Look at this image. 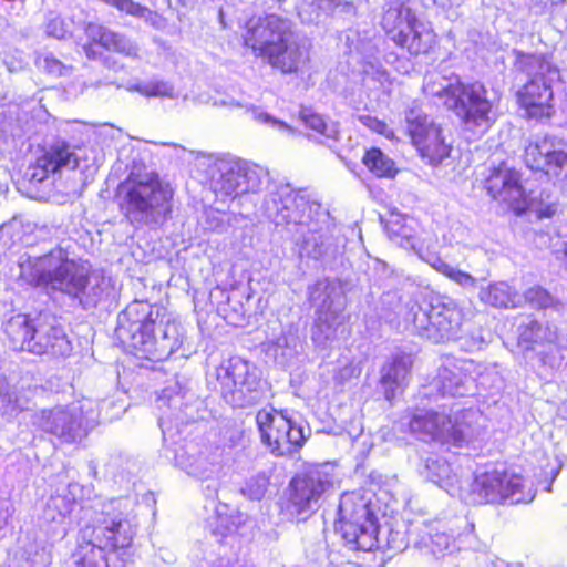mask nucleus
Segmentation results:
<instances>
[{
  "instance_id": "f257e3e1",
  "label": "nucleus",
  "mask_w": 567,
  "mask_h": 567,
  "mask_svg": "<svg viewBox=\"0 0 567 567\" xmlns=\"http://www.w3.org/2000/svg\"><path fill=\"white\" fill-rule=\"evenodd\" d=\"M19 268V277L24 282L68 295L79 300L84 309L96 307L114 290L111 278L90 272L84 264L71 258L62 248L38 257L22 256Z\"/></svg>"
},
{
  "instance_id": "f03ea898",
  "label": "nucleus",
  "mask_w": 567,
  "mask_h": 567,
  "mask_svg": "<svg viewBox=\"0 0 567 567\" xmlns=\"http://www.w3.org/2000/svg\"><path fill=\"white\" fill-rule=\"evenodd\" d=\"M78 567H107L105 550L128 547L134 538L133 524L123 512L121 499H94L81 507Z\"/></svg>"
},
{
  "instance_id": "7ed1b4c3",
  "label": "nucleus",
  "mask_w": 567,
  "mask_h": 567,
  "mask_svg": "<svg viewBox=\"0 0 567 567\" xmlns=\"http://www.w3.org/2000/svg\"><path fill=\"white\" fill-rule=\"evenodd\" d=\"M423 89L427 95L439 97L463 128L474 135H483L495 122L494 102L480 82L464 83L457 75L432 74Z\"/></svg>"
},
{
  "instance_id": "20e7f679",
  "label": "nucleus",
  "mask_w": 567,
  "mask_h": 567,
  "mask_svg": "<svg viewBox=\"0 0 567 567\" xmlns=\"http://www.w3.org/2000/svg\"><path fill=\"white\" fill-rule=\"evenodd\" d=\"M120 194L122 212L133 225H157L172 212L173 189L154 172L131 173Z\"/></svg>"
},
{
  "instance_id": "39448f33",
  "label": "nucleus",
  "mask_w": 567,
  "mask_h": 567,
  "mask_svg": "<svg viewBox=\"0 0 567 567\" xmlns=\"http://www.w3.org/2000/svg\"><path fill=\"white\" fill-rule=\"evenodd\" d=\"M4 333L17 351L64 357L72 350L63 327L49 313L34 318L23 313L12 316L4 324Z\"/></svg>"
},
{
  "instance_id": "423d86ee",
  "label": "nucleus",
  "mask_w": 567,
  "mask_h": 567,
  "mask_svg": "<svg viewBox=\"0 0 567 567\" xmlns=\"http://www.w3.org/2000/svg\"><path fill=\"white\" fill-rule=\"evenodd\" d=\"M513 55L515 70L529 78L517 93L520 106L530 118H549L555 112L551 85L560 78L558 68L543 54L525 53L514 49Z\"/></svg>"
},
{
  "instance_id": "0eeeda50",
  "label": "nucleus",
  "mask_w": 567,
  "mask_h": 567,
  "mask_svg": "<svg viewBox=\"0 0 567 567\" xmlns=\"http://www.w3.org/2000/svg\"><path fill=\"white\" fill-rule=\"evenodd\" d=\"M404 328L434 342H445L461 337L463 310L446 296L431 299L424 306L411 301L401 309Z\"/></svg>"
},
{
  "instance_id": "6e6552de",
  "label": "nucleus",
  "mask_w": 567,
  "mask_h": 567,
  "mask_svg": "<svg viewBox=\"0 0 567 567\" xmlns=\"http://www.w3.org/2000/svg\"><path fill=\"white\" fill-rule=\"evenodd\" d=\"M461 497L472 505H516L532 502L535 493L527 488L523 476L503 464H489L477 468L468 488L461 491Z\"/></svg>"
},
{
  "instance_id": "1a4fd4ad",
  "label": "nucleus",
  "mask_w": 567,
  "mask_h": 567,
  "mask_svg": "<svg viewBox=\"0 0 567 567\" xmlns=\"http://www.w3.org/2000/svg\"><path fill=\"white\" fill-rule=\"evenodd\" d=\"M31 425L61 443L80 442L100 422L99 403L91 399L41 409L31 414Z\"/></svg>"
},
{
  "instance_id": "9d476101",
  "label": "nucleus",
  "mask_w": 567,
  "mask_h": 567,
  "mask_svg": "<svg viewBox=\"0 0 567 567\" xmlns=\"http://www.w3.org/2000/svg\"><path fill=\"white\" fill-rule=\"evenodd\" d=\"M309 300L316 308L312 340L317 347L327 348L346 333L343 286L334 279L318 280L309 288Z\"/></svg>"
},
{
  "instance_id": "9b49d317",
  "label": "nucleus",
  "mask_w": 567,
  "mask_h": 567,
  "mask_svg": "<svg viewBox=\"0 0 567 567\" xmlns=\"http://www.w3.org/2000/svg\"><path fill=\"white\" fill-rule=\"evenodd\" d=\"M336 529L351 550L371 551L379 543L371 498L360 492L344 493L339 503Z\"/></svg>"
},
{
  "instance_id": "f8f14e48",
  "label": "nucleus",
  "mask_w": 567,
  "mask_h": 567,
  "mask_svg": "<svg viewBox=\"0 0 567 567\" xmlns=\"http://www.w3.org/2000/svg\"><path fill=\"white\" fill-rule=\"evenodd\" d=\"M210 188L221 200L262 189L266 168L240 158L219 157L209 164Z\"/></svg>"
},
{
  "instance_id": "ddd939ff",
  "label": "nucleus",
  "mask_w": 567,
  "mask_h": 567,
  "mask_svg": "<svg viewBox=\"0 0 567 567\" xmlns=\"http://www.w3.org/2000/svg\"><path fill=\"white\" fill-rule=\"evenodd\" d=\"M265 213L276 226H309L315 218H324L318 198L308 189H293L289 184L280 185L265 200Z\"/></svg>"
},
{
  "instance_id": "4468645a",
  "label": "nucleus",
  "mask_w": 567,
  "mask_h": 567,
  "mask_svg": "<svg viewBox=\"0 0 567 567\" xmlns=\"http://www.w3.org/2000/svg\"><path fill=\"white\" fill-rule=\"evenodd\" d=\"M256 423L262 443L276 456L293 454L310 435L301 415L287 410L262 409L256 415Z\"/></svg>"
},
{
  "instance_id": "2eb2a0df",
  "label": "nucleus",
  "mask_w": 567,
  "mask_h": 567,
  "mask_svg": "<svg viewBox=\"0 0 567 567\" xmlns=\"http://www.w3.org/2000/svg\"><path fill=\"white\" fill-rule=\"evenodd\" d=\"M212 377L226 403L233 408H246L255 404L260 396V377L251 362L239 357L223 361Z\"/></svg>"
},
{
  "instance_id": "dca6fc26",
  "label": "nucleus",
  "mask_w": 567,
  "mask_h": 567,
  "mask_svg": "<svg viewBox=\"0 0 567 567\" xmlns=\"http://www.w3.org/2000/svg\"><path fill=\"white\" fill-rule=\"evenodd\" d=\"M519 344L532 352L530 360L538 373L548 378L559 369L567 338L559 333L556 326L548 322L529 321L520 328Z\"/></svg>"
},
{
  "instance_id": "f3484780",
  "label": "nucleus",
  "mask_w": 567,
  "mask_h": 567,
  "mask_svg": "<svg viewBox=\"0 0 567 567\" xmlns=\"http://www.w3.org/2000/svg\"><path fill=\"white\" fill-rule=\"evenodd\" d=\"M333 491V476L326 466H316L297 475L290 482L289 514L306 520Z\"/></svg>"
},
{
  "instance_id": "a211bd4d",
  "label": "nucleus",
  "mask_w": 567,
  "mask_h": 567,
  "mask_svg": "<svg viewBox=\"0 0 567 567\" xmlns=\"http://www.w3.org/2000/svg\"><path fill=\"white\" fill-rule=\"evenodd\" d=\"M89 156L86 147L72 146L65 141H56L43 150L35 164L30 167V181L42 183L50 175L63 169L96 171L100 165V157L94 150Z\"/></svg>"
},
{
  "instance_id": "6ab92c4d",
  "label": "nucleus",
  "mask_w": 567,
  "mask_h": 567,
  "mask_svg": "<svg viewBox=\"0 0 567 567\" xmlns=\"http://www.w3.org/2000/svg\"><path fill=\"white\" fill-rule=\"evenodd\" d=\"M188 379L176 375L173 384L164 388L156 400L157 409L161 411L158 425L162 429L163 437L173 436V430L179 432V424H187L197 417V403L194 393L188 388Z\"/></svg>"
},
{
  "instance_id": "aec40b11",
  "label": "nucleus",
  "mask_w": 567,
  "mask_h": 567,
  "mask_svg": "<svg viewBox=\"0 0 567 567\" xmlns=\"http://www.w3.org/2000/svg\"><path fill=\"white\" fill-rule=\"evenodd\" d=\"M405 124L413 146L430 165L436 166L450 156L452 146L446 142L443 128L420 107H410Z\"/></svg>"
},
{
  "instance_id": "412c9836",
  "label": "nucleus",
  "mask_w": 567,
  "mask_h": 567,
  "mask_svg": "<svg viewBox=\"0 0 567 567\" xmlns=\"http://www.w3.org/2000/svg\"><path fill=\"white\" fill-rule=\"evenodd\" d=\"M164 310L144 300H134L120 315L116 333L118 339L133 348L136 353L145 339L155 331Z\"/></svg>"
},
{
  "instance_id": "4be33fe9",
  "label": "nucleus",
  "mask_w": 567,
  "mask_h": 567,
  "mask_svg": "<svg viewBox=\"0 0 567 567\" xmlns=\"http://www.w3.org/2000/svg\"><path fill=\"white\" fill-rule=\"evenodd\" d=\"M524 162L532 171L557 178L567 167V141L549 134L536 136L525 146Z\"/></svg>"
},
{
  "instance_id": "5701e85b",
  "label": "nucleus",
  "mask_w": 567,
  "mask_h": 567,
  "mask_svg": "<svg viewBox=\"0 0 567 567\" xmlns=\"http://www.w3.org/2000/svg\"><path fill=\"white\" fill-rule=\"evenodd\" d=\"M385 231L393 244L413 251L426 262L430 256L435 254L436 236L422 229L419 221L412 217L392 213L385 224Z\"/></svg>"
},
{
  "instance_id": "b1692460",
  "label": "nucleus",
  "mask_w": 567,
  "mask_h": 567,
  "mask_svg": "<svg viewBox=\"0 0 567 567\" xmlns=\"http://www.w3.org/2000/svg\"><path fill=\"white\" fill-rule=\"evenodd\" d=\"M292 37L288 20L269 14L257 20L250 19L244 39L245 44L250 47L257 56L265 58Z\"/></svg>"
},
{
  "instance_id": "393cba45",
  "label": "nucleus",
  "mask_w": 567,
  "mask_h": 567,
  "mask_svg": "<svg viewBox=\"0 0 567 567\" xmlns=\"http://www.w3.org/2000/svg\"><path fill=\"white\" fill-rule=\"evenodd\" d=\"M184 328L181 322L163 312L157 331L145 339L144 344L136 353L151 361H163L175 353L183 344Z\"/></svg>"
},
{
  "instance_id": "a878e982",
  "label": "nucleus",
  "mask_w": 567,
  "mask_h": 567,
  "mask_svg": "<svg viewBox=\"0 0 567 567\" xmlns=\"http://www.w3.org/2000/svg\"><path fill=\"white\" fill-rule=\"evenodd\" d=\"M485 187L496 200L506 203L516 212L526 207V193L520 183L519 172L503 164L494 168L487 177Z\"/></svg>"
},
{
  "instance_id": "bb28decb",
  "label": "nucleus",
  "mask_w": 567,
  "mask_h": 567,
  "mask_svg": "<svg viewBox=\"0 0 567 567\" xmlns=\"http://www.w3.org/2000/svg\"><path fill=\"white\" fill-rule=\"evenodd\" d=\"M175 462L188 475L200 480H209L218 471V455L193 443L176 451Z\"/></svg>"
},
{
  "instance_id": "cd10ccee",
  "label": "nucleus",
  "mask_w": 567,
  "mask_h": 567,
  "mask_svg": "<svg viewBox=\"0 0 567 567\" xmlns=\"http://www.w3.org/2000/svg\"><path fill=\"white\" fill-rule=\"evenodd\" d=\"M472 364V362L465 360L447 359L439 369L434 386L442 395H465L468 390V383L472 381V377L468 374Z\"/></svg>"
},
{
  "instance_id": "c85d7f7f",
  "label": "nucleus",
  "mask_w": 567,
  "mask_h": 567,
  "mask_svg": "<svg viewBox=\"0 0 567 567\" xmlns=\"http://www.w3.org/2000/svg\"><path fill=\"white\" fill-rule=\"evenodd\" d=\"M328 219L326 212L324 218H315L309 226L296 229L302 237L303 251L313 259H319L324 256L334 255L337 251V244L328 227H323Z\"/></svg>"
},
{
  "instance_id": "c756f323",
  "label": "nucleus",
  "mask_w": 567,
  "mask_h": 567,
  "mask_svg": "<svg viewBox=\"0 0 567 567\" xmlns=\"http://www.w3.org/2000/svg\"><path fill=\"white\" fill-rule=\"evenodd\" d=\"M412 365V354L399 352L381 368L380 386L388 401L396 395V391L408 385Z\"/></svg>"
},
{
  "instance_id": "7c9ffc66",
  "label": "nucleus",
  "mask_w": 567,
  "mask_h": 567,
  "mask_svg": "<svg viewBox=\"0 0 567 567\" xmlns=\"http://www.w3.org/2000/svg\"><path fill=\"white\" fill-rule=\"evenodd\" d=\"M330 14L351 19L357 14V8L347 0H303L299 7V17L305 23H318Z\"/></svg>"
},
{
  "instance_id": "2f4dec72",
  "label": "nucleus",
  "mask_w": 567,
  "mask_h": 567,
  "mask_svg": "<svg viewBox=\"0 0 567 567\" xmlns=\"http://www.w3.org/2000/svg\"><path fill=\"white\" fill-rule=\"evenodd\" d=\"M85 34L91 41L99 43L109 51H115L131 59L140 58L138 45L122 33L114 32L97 23H89L85 28Z\"/></svg>"
},
{
  "instance_id": "473e14b6",
  "label": "nucleus",
  "mask_w": 567,
  "mask_h": 567,
  "mask_svg": "<svg viewBox=\"0 0 567 567\" xmlns=\"http://www.w3.org/2000/svg\"><path fill=\"white\" fill-rule=\"evenodd\" d=\"M435 33L429 23L415 18L406 31L396 32L394 43L411 54L427 53L435 44Z\"/></svg>"
},
{
  "instance_id": "72a5a7b5",
  "label": "nucleus",
  "mask_w": 567,
  "mask_h": 567,
  "mask_svg": "<svg viewBox=\"0 0 567 567\" xmlns=\"http://www.w3.org/2000/svg\"><path fill=\"white\" fill-rule=\"evenodd\" d=\"M481 419L482 415L474 409L457 411L453 416L449 415V441H453L458 446L473 442L482 432Z\"/></svg>"
},
{
  "instance_id": "f704fd0d",
  "label": "nucleus",
  "mask_w": 567,
  "mask_h": 567,
  "mask_svg": "<svg viewBox=\"0 0 567 567\" xmlns=\"http://www.w3.org/2000/svg\"><path fill=\"white\" fill-rule=\"evenodd\" d=\"M264 59L282 73H297L307 63L309 55L307 50L297 44L292 37Z\"/></svg>"
},
{
  "instance_id": "c9c22d12",
  "label": "nucleus",
  "mask_w": 567,
  "mask_h": 567,
  "mask_svg": "<svg viewBox=\"0 0 567 567\" xmlns=\"http://www.w3.org/2000/svg\"><path fill=\"white\" fill-rule=\"evenodd\" d=\"M447 426L449 415L444 412L420 411L410 421L411 431L422 435L423 439L449 441Z\"/></svg>"
},
{
  "instance_id": "e433bc0d",
  "label": "nucleus",
  "mask_w": 567,
  "mask_h": 567,
  "mask_svg": "<svg viewBox=\"0 0 567 567\" xmlns=\"http://www.w3.org/2000/svg\"><path fill=\"white\" fill-rule=\"evenodd\" d=\"M420 473L424 478L434 483L451 495L460 491L457 474L452 470L450 463L442 457H427Z\"/></svg>"
},
{
  "instance_id": "4c0bfd02",
  "label": "nucleus",
  "mask_w": 567,
  "mask_h": 567,
  "mask_svg": "<svg viewBox=\"0 0 567 567\" xmlns=\"http://www.w3.org/2000/svg\"><path fill=\"white\" fill-rule=\"evenodd\" d=\"M416 16L406 6V0H386L381 25L394 42L396 32L406 31Z\"/></svg>"
},
{
  "instance_id": "58836bf2",
  "label": "nucleus",
  "mask_w": 567,
  "mask_h": 567,
  "mask_svg": "<svg viewBox=\"0 0 567 567\" xmlns=\"http://www.w3.org/2000/svg\"><path fill=\"white\" fill-rule=\"evenodd\" d=\"M244 514L226 503H218L214 514L207 519V527L217 538H225L237 532L244 523Z\"/></svg>"
},
{
  "instance_id": "ea45409f",
  "label": "nucleus",
  "mask_w": 567,
  "mask_h": 567,
  "mask_svg": "<svg viewBox=\"0 0 567 567\" xmlns=\"http://www.w3.org/2000/svg\"><path fill=\"white\" fill-rule=\"evenodd\" d=\"M80 486L69 484L62 492L52 495L43 509V519L47 522L62 523L72 513L76 503L75 494Z\"/></svg>"
},
{
  "instance_id": "a19ab883",
  "label": "nucleus",
  "mask_w": 567,
  "mask_h": 567,
  "mask_svg": "<svg viewBox=\"0 0 567 567\" xmlns=\"http://www.w3.org/2000/svg\"><path fill=\"white\" fill-rule=\"evenodd\" d=\"M478 298L482 302L495 308H515L520 303L516 290L506 281H497L480 289Z\"/></svg>"
},
{
  "instance_id": "79ce46f5",
  "label": "nucleus",
  "mask_w": 567,
  "mask_h": 567,
  "mask_svg": "<svg viewBox=\"0 0 567 567\" xmlns=\"http://www.w3.org/2000/svg\"><path fill=\"white\" fill-rule=\"evenodd\" d=\"M427 264L465 290H474L477 287L478 281H484L489 276L487 270L481 271L478 276H473L470 272L463 271L447 264L437 256L436 252L430 256Z\"/></svg>"
},
{
  "instance_id": "37998d69",
  "label": "nucleus",
  "mask_w": 567,
  "mask_h": 567,
  "mask_svg": "<svg viewBox=\"0 0 567 567\" xmlns=\"http://www.w3.org/2000/svg\"><path fill=\"white\" fill-rule=\"evenodd\" d=\"M299 340L292 333H284L264 343L265 352L279 364H286L298 351Z\"/></svg>"
},
{
  "instance_id": "c03bdc74",
  "label": "nucleus",
  "mask_w": 567,
  "mask_h": 567,
  "mask_svg": "<svg viewBox=\"0 0 567 567\" xmlns=\"http://www.w3.org/2000/svg\"><path fill=\"white\" fill-rule=\"evenodd\" d=\"M363 163L370 172L378 177H394L396 168L394 162L379 148L368 150Z\"/></svg>"
},
{
  "instance_id": "a18cd8bd",
  "label": "nucleus",
  "mask_w": 567,
  "mask_h": 567,
  "mask_svg": "<svg viewBox=\"0 0 567 567\" xmlns=\"http://www.w3.org/2000/svg\"><path fill=\"white\" fill-rule=\"evenodd\" d=\"M422 542L431 554L436 557L451 555L457 548L455 539L451 535L434 528H431L422 537Z\"/></svg>"
},
{
  "instance_id": "49530a36",
  "label": "nucleus",
  "mask_w": 567,
  "mask_h": 567,
  "mask_svg": "<svg viewBox=\"0 0 567 567\" xmlns=\"http://www.w3.org/2000/svg\"><path fill=\"white\" fill-rule=\"evenodd\" d=\"M299 117L307 127L321 134L322 136H326L328 138L336 137L337 130L334 128V126L328 124L324 121V118L320 114L316 113L312 109L301 107L299 112Z\"/></svg>"
},
{
  "instance_id": "de8ad7c7",
  "label": "nucleus",
  "mask_w": 567,
  "mask_h": 567,
  "mask_svg": "<svg viewBox=\"0 0 567 567\" xmlns=\"http://www.w3.org/2000/svg\"><path fill=\"white\" fill-rule=\"evenodd\" d=\"M133 90L142 95L154 97H173L174 93V87L171 83L158 79L140 82L133 86Z\"/></svg>"
},
{
  "instance_id": "09e8293b",
  "label": "nucleus",
  "mask_w": 567,
  "mask_h": 567,
  "mask_svg": "<svg viewBox=\"0 0 567 567\" xmlns=\"http://www.w3.org/2000/svg\"><path fill=\"white\" fill-rule=\"evenodd\" d=\"M268 485L269 477L267 474L258 473L246 481L244 487H241V493L250 499L259 501L265 496Z\"/></svg>"
},
{
  "instance_id": "8fccbe9b",
  "label": "nucleus",
  "mask_w": 567,
  "mask_h": 567,
  "mask_svg": "<svg viewBox=\"0 0 567 567\" xmlns=\"http://www.w3.org/2000/svg\"><path fill=\"white\" fill-rule=\"evenodd\" d=\"M21 240L20 226L16 220L0 226V254H6Z\"/></svg>"
},
{
  "instance_id": "3c124183",
  "label": "nucleus",
  "mask_w": 567,
  "mask_h": 567,
  "mask_svg": "<svg viewBox=\"0 0 567 567\" xmlns=\"http://www.w3.org/2000/svg\"><path fill=\"white\" fill-rule=\"evenodd\" d=\"M524 299L534 308H547L553 303V297L542 287L529 288Z\"/></svg>"
},
{
  "instance_id": "603ef678",
  "label": "nucleus",
  "mask_w": 567,
  "mask_h": 567,
  "mask_svg": "<svg viewBox=\"0 0 567 567\" xmlns=\"http://www.w3.org/2000/svg\"><path fill=\"white\" fill-rule=\"evenodd\" d=\"M358 34L354 32H350V34L347 35V42L350 48V50H355L360 54H362L365 58H374L377 53V47L371 42L368 37H365L363 40L357 39Z\"/></svg>"
},
{
  "instance_id": "864d4df0",
  "label": "nucleus",
  "mask_w": 567,
  "mask_h": 567,
  "mask_svg": "<svg viewBox=\"0 0 567 567\" xmlns=\"http://www.w3.org/2000/svg\"><path fill=\"white\" fill-rule=\"evenodd\" d=\"M45 33L54 39H65L70 34V30L65 21L59 16L48 18L45 23Z\"/></svg>"
},
{
  "instance_id": "5fc2aeb1",
  "label": "nucleus",
  "mask_w": 567,
  "mask_h": 567,
  "mask_svg": "<svg viewBox=\"0 0 567 567\" xmlns=\"http://www.w3.org/2000/svg\"><path fill=\"white\" fill-rule=\"evenodd\" d=\"M0 411L9 416H16L21 412V405L17 403L16 391L0 393Z\"/></svg>"
},
{
  "instance_id": "6e6d98bb",
  "label": "nucleus",
  "mask_w": 567,
  "mask_h": 567,
  "mask_svg": "<svg viewBox=\"0 0 567 567\" xmlns=\"http://www.w3.org/2000/svg\"><path fill=\"white\" fill-rule=\"evenodd\" d=\"M359 122L371 131L384 135L386 138H392L394 136L393 131L388 126L385 122L372 115H360Z\"/></svg>"
},
{
  "instance_id": "4d7b16f0",
  "label": "nucleus",
  "mask_w": 567,
  "mask_h": 567,
  "mask_svg": "<svg viewBox=\"0 0 567 567\" xmlns=\"http://www.w3.org/2000/svg\"><path fill=\"white\" fill-rule=\"evenodd\" d=\"M360 374L361 368L353 362H349L346 363L343 367L339 368V370L334 372L333 380L336 381V383L343 385L348 381L354 378H359Z\"/></svg>"
},
{
  "instance_id": "13d9d810",
  "label": "nucleus",
  "mask_w": 567,
  "mask_h": 567,
  "mask_svg": "<svg viewBox=\"0 0 567 567\" xmlns=\"http://www.w3.org/2000/svg\"><path fill=\"white\" fill-rule=\"evenodd\" d=\"M251 114H252V117L260 123L272 126L274 128H277L279 131H286V132L291 131V127L288 124H286L285 122L277 120V118L272 117L271 115H269L268 113H265L256 107L251 109Z\"/></svg>"
},
{
  "instance_id": "bf43d9fd",
  "label": "nucleus",
  "mask_w": 567,
  "mask_h": 567,
  "mask_svg": "<svg viewBox=\"0 0 567 567\" xmlns=\"http://www.w3.org/2000/svg\"><path fill=\"white\" fill-rule=\"evenodd\" d=\"M388 548L393 553H401L408 547V540L404 533L391 530L386 540Z\"/></svg>"
},
{
  "instance_id": "052dcab7",
  "label": "nucleus",
  "mask_w": 567,
  "mask_h": 567,
  "mask_svg": "<svg viewBox=\"0 0 567 567\" xmlns=\"http://www.w3.org/2000/svg\"><path fill=\"white\" fill-rule=\"evenodd\" d=\"M400 302V297L395 291L384 292L380 298V316H384L388 311H391Z\"/></svg>"
},
{
  "instance_id": "680f3d73",
  "label": "nucleus",
  "mask_w": 567,
  "mask_h": 567,
  "mask_svg": "<svg viewBox=\"0 0 567 567\" xmlns=\"http://www.w3.org/2000/svg\"><path fill=\"white\" fill-rule=\"evenodd\" d=\"M40 66L48 73L54 75H61L64 69V65L52 55L43 56V59L40 61Z\"/></svg>"
},
{
  "instance_id": "e2e57ef3",
  "label": "nucleus",
  "mask_w": 567,
  "mask_h": 567,
  "mask_svg": "<svg viewBox=\"0 0 567 567\" xmlns=\"http://www.w3.org/2000/svg\"><path fill=\"white\" fill-rule=\"evenodd\" d=\"M32 391L17 392V403L21 405V412L30 409Z\"/></svg>"
},
{
  "instance_id": "0e129e2a",
  "label": "nucleus",
  "mask_w": 567,
  "mask_h": 567,
  "mask_svg": "<svg viewBox=\"0 0 567 567\" xmlns=\"http://www.w3.org/2000/svg\"><path fill=\"white\" fill-rule=\"evenodd\" d=\"M208 481L209 482L204 487V492L207 497L214 498L217 495L219 484L216 480H213V476Z\"/></svg>"
},
{
  "instance_id": "69168bd1",
  "label": "nucleus",
  "mask_w": 567,
  "mask_h": 567,
  "mask_svg": "<svg viewBox=\"0 0 567 567\" xmlns=\"http://www.w3.org/2000/svg\"><path fill=\"white\" fill-rule=\"evenodd\" d=\"M372 79L384 85V83L389 82V74L384 69L377 68L372 73Z\"/></svg>"
},
{
  "instance_id": "338daca9",
  "label": "nucleus",
  "mask_w": 567,
  "mask_h": 567,
  "mask_svg": "<svg viewBox=\"0 0 567 567\" xmlns=\"http://www.w3.org/2000/svg\"><path fill=\"white\" fill-rule=\"evenodd\" d=\"M556 206L549 205L546 208L539 210V217L549 218L556 213Z\"/></svg>"
},
{
  "instance_id": "774afa93",
  "label": "nucleus",
  "mask_w": 567,
  "mask_h": 567,
  "mask_svg": "<svg viewBox=\"0 0 567 567\" xmlns=\"http://www.w3.org/2000/svg\"><path fill=\"white\" fill-rule=\"evenodd\" d=\"M93 43L89 44V45H85L84 47V51H85V54L89 59H95L97 53L95 51V45L97 43H95L94 41H92Z\"/></svg>"
}]
</instances>
